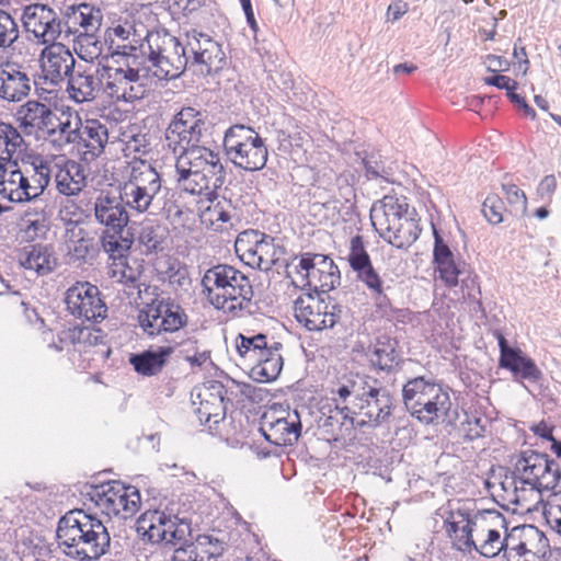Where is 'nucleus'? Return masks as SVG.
Wrapping results in <instances>:
<instances>
[{
  "mask_svg": "<svg viewBox=\"0 0 561 561\" xmlns=\"http://www.w3.org/2000/svg\"><path fill=\"white\" fill-rule=\"evenodd\" d=\"M146 42V55L160 79H176L186 68L209 75L221 69L226 60L221 45L197 30H191L180 37L147 33Z\"/></svg>",
  "mask_w": 561,
  "mask_h": 561,
  "instance_id": "nucleus-1",
  "label": "nucleus"
},
{
  "mask_svg": "<svg viewBox=\"0 0 561 561\" xmlns=\"http://www.w3.org/2000/svg\"><path fill=\"white\" fill-rule=\"evenodd\" d=\"M163 191L162 179L148 162L133 164L129 178L121 186L119 194L101 192L93 204L94 218L108 231H124L129 222L128 210L145 214L156 207Z\"/></svg>",
  "mask_w": 561,
  "mask_h": 561,
  "instance_id": "nucleus-2",
  "label": "nucleus"
},
{
  "mask_svg": "<svg viewBox=\"0 0 561 561\" xmlns=\"http://www.w3.org/2000/svg\"><path fill=\"white\" fill-rule=\"evenodd\" d=\"M331 393L334 396L336 415H330L324 426H333L337 415L343 419L341 426L353 428V415L359 414L366 420L363 424L377 427L386 423L394 409V397L386 388L379 385L377 379L365 375L348 374L342 376Z\"/></svg>",
  "mask_w": 561,
  "mask_h": 561,
  "instance_id": "nucleus-3",
  "label": "nucleus"
},
{
  "mask_svg": "<svg viewBox=\"0 0 561 561\" xmlns=\"http://www.w3.org/2000/svg\"><path fill=\"white\" fill-rule=\"evenodd\" d=\"M56 537L61 551L77 561H96L108 552L111 545L103 522L79 508L60 517Z\"/></svg>",
  "mask_w": 561,
  "mask_h": 561,
  "instance_id": "nucleus-4",
  "label": "nucleus"
},
{
  "mask_svg": "<svg viewBox=\"0 0 561 561\" xmlns=\"http://www.w3.org/2000/svg\"><path fill=\"white\" fill-rule=\"evenodd\" d=\"M208 301L218 310L231 317H240L253 311V288L248 276L226 264L206 271L202 278Z\"/></svg>",
  "mask_w": 561,
  "mask_h": 561,
  "instance_id": "nucleus-5",
  "label": "nucleus"
},
{
  "mask_svg": "<svg viewBox=\"0 0 561 561\" xmlns=\"http://www.w3.org/2000/svg\"><path fill=\"white\" fill-rule=\"evenodd\" d=\"M370 220L380 238L398 249L410 248L422 231L415 209L394 196L374 203Z\"/></svg>",
  "mask_w": 561,
  "mask_h": 561,
  "instance_id": "nucleus-6",
  "label": "nucleus"
},
{
  "mask_svg": "<svg viewBox=\"0 0 561 561\" xmlns=\"http://www.w3.org/2000/svg\"><path fill=\"white\" fill-rule=\"evenodd\" d=\"M514 492L518 490L542 491L554 490L561 480L559 463L548 455L535 450H525L514 466Z\"/></svg>",
  "mask_w": 561,
  "mask_h": 561,
  "instance_id": "nucleus-7",
  "label": "nucleus"
},
{
  "mask_svg": "<svg viewBox=\"0 0 561 561\" xmlns=\"http://www.w3.org/2000/svg\"><path fill=\"white\" fill-rule=\"evenodd\" d=\"M224 148L228 159L245 171L262 170L268 157L264 139L253 128L237 124L224 136Z\"/></svg>",
  "mask_w": 561,
  "mask_h": 561,
  "instance_id": "nucleus-8",
  "label": "nucleus"
},
{
  "mask_svg": "<svg viewBox=\"0 0 561 561\" xmlns=\"http://www.w3.org/2000/svg\"><path fill=\"white\" fill-rule=\"evenodd\" d=\"M236 253L247 265L268 271L277 265L285 254V248L275 239L259 230H244L236 239Z\"/></svg>",
  "mask_w": 561,
  "mask_h": 561,
  "instance_id": "nucleus-9",
  "label": "nucleus"
},
{
  "mask_svg": "<svg viewBox=\"0 0 561 561\" xmlns=\"http://www.w3.org/2000/svg\"><path fill=\"white\" fill-rule=\"evenodd\" d=\"M204 129V115L193 107H183L174 115L165 129V146L176 158L184 151L199 147L198 142Z\"/></svg>",
  "mask_w": 561,
  "mask_h": 561,
  "instance_id": "nucleus-10",
  "label": "nucleus"
},
{
  "mask_svg": "<svg viewBox=\"0 0 561 561\" xmlns=\"http://www.w3.org/2000/svg\"><path fill=\"white\" fill-rule=\"evenodd\" d=\"M139 327L149 336L176 332L187 324L184 309L170 298L153 299L138 312Z\"/></svg>",
  "mask_w": 561,
  "mask_h": 561,
  "instance_id": "nucleus-11",
  "label": "nucleus"
},
{
  "mask_svg": "<svg viewBox=\"0 0 561 561\" xmlns=\"http://www.w3.org/2000/svg\"><path fill=\"white\" fill-rule=\"evenodd\" d=\"M474 526V546L462 547V550L472 549L485 558H494L501 551H507L512 536L502 538L501 529L507 531L504 516L494 510H484L482 515L472 522Z\"/></svg>",
  "mask_w": 561,
  "mask_h": 561,
  "instance_id": "nucleus-12",
  "label": "nucleus"
},
{
  "mask_svg": "<svg viewBox=\"0 0 561 561\" xmlns=\"http://www.w3.org/2000/svg\"><path fill=\"white\" fill-rule=\"evenodd\" d=\"M295 318L309 331L333 328L341 319L342 307L330 297L328 299L308 293L294 304Z\"/></svg>",
  "mask_w": 561,
  "mask_h": 561,
  "instance_id": "nucleus-13",
  "label": "nucleus"
},
{
  "mask_svg": "<svg viewBox=\"0 0 561 561\" xmlns=\"http://www.w3.org/2000/svg\"><path fill=\"white\" fill-rule=\"evenodd\" d=\"M92 500L107 516L131 517L139 508L140 493L133 485L121 482L103 484L93 491Z\"/></svg>",
  "mask_w": 561,
  "mask_h": 561,
  "instance_id": "nucleus-14",
  "label": "nucleus"
},
{
  "mask_svg": "<svg viewBox=\"0 0 561 561\" xmlns=\"http://www.w3.org/2000/svg\"><path fill=\"white\" fill-rule=\"evenodd\" d=\"M23 27L42 45H51L65 32L64 18L49 5L32 3L23 9Z\"/></svg>",
  "mask_w": 561,
  "mask_h": 561,
  "instance_id": "nucleus-15",
  "label": "nucleus"
},
{
  "mask_svg": "<svg viewBox=\"0 0 561 561\" xmlns=\"http://www.w3.org/2000/svg\"><path fill=\"white\" fill-rule=\"evenodd\" d=\"M65 304L69 313L82 321L100 322L106 317L107 307L101 299V293L89 282H78L68 288Z\"/></svg>",
  "mask_w": 561,
  "mask_h": 561,
  "instance_id": "nucleus-16",
  "label": "nucleus"
},
{
  "mask_svg": "<svg viewBox=\"0 0 561 561\" xmlns=\"http://www.w3.org/2000/svg\"><path fill=\"white\" fill-rule=\"evenodd\" d=\"M443 512L440 515L445 517V524L448 527V533L457 534L461 531L459 542L462 547L474 546L472 522L482 515L484 511H479L476 507V502L469 499L449 500L447 504L439 508Z\"/></svg>",
  "mask_w": 561,
  "mask_h": 561,
  "instance_id": "nucleus-17",
  "label": "nucleus"
},
{
  "mask_svg": "<svg viewBox=\"0 0 561 561\" xmlns=\"http://www.w3.org/2000/svg\"><path fill=\"white\" fill-rule=\"evenodd\" d=\"M39 61L44 83L53 88H60L77 65L69 48L60 43L45 46Z\"/></svg>",
  "mask_w": 561,
  "mask_h": 561,
  "instance_id": "nucleus-18",
  "label": "nucleus"
},
{
  "mask_svg": "<svg viewBox=\"0 0 561 561\" xmlns=\"http://www.w3.org/2000/svg\"><path fill=\"white\" fill-rule=\"evenodd\" d=\"M260 431L264 438L276 446L293 445L298 440L301 423L297 411L287 413V416H277L276 412L263 414Z\"/></svg>",
  "mask_w": 561,
  "mask_h": 561,
  "instance_id": "nucleus-19",
  "label": "nucleus"
},
{
  "mask_svg": "<svg viewBox=\"0 0 561 561\" xmlns=\"http://www.w3.org/2000/svg\"><path fill=\"white\" fill-rule=\"evenodd\" d=\"M65 82L69 99L79 104L94 101L102 88L99 68L88 64H77Z\"/></svg>",
  "mask_w": 561,
  "mask_h": 561,
  "instance_id": "nucleus-20",
  "label": "nucleus"
},
{
  "mask_svg": "<svg viewBox=\"0 0 561 561\" xmlns=\"http://www.w3.org/2000/svg\"><path fill=\"white\" fill-rule=\"evenodd\" d=\"M175 163L183 164L198 173H205L211 179L214 187H221L225 183L226 171L221 163L219 152H216L205 146L193 148L178 156Z\"/></svg>",
  "mask_w": 561,
  "mask_h": 561,
  "instance_id": "nucleus-21",
  "label": "nucleus"
},
{
  "mask_svg": "<svg viewBox=\"0 0 561 561\" xmlns=\"http://www.w3.org/2000/svg\"><path fill=\"white\" fill-rule=\"evenodd\" d=\"M500 367L510 370L516 381L537 382L542 378V373L536 363L522 350L511 347L506 339L499 335Z\"/></svg>",
  "mask_w": 561,
  "mask_h": 561,
  "instance_id": "nucleus-22",
  "label": "nucleus"
},
{
  "mask_svg": "<svg viewBox=\"0 0 561 561\" xmlns=\"http://www.w3.org/2000/svg\"><path fill=\"white\" fill-rule=\"evenodd\" d=\"M330 256L320 253H304L299 256V263L286 264L287 277L291 278V283L297 287H308L310 290L317 285L323 271L328 267Z\"/></svg>",
  "mask_w": 561,
  "mask_h": 561,
  "instance_id": "nucleus-23",
  "label": "nucleus"
},
{
  "mask_svg": "<svg viewBox=\"0 0 561 561\" xmlns=\"http://www.w3.org/2000/svg\"><path fill=\"white\" fill-rule=\"evenodd\" d=\"M65 33L67 36L79 33L96 32L103 21L102 11L87 2L71 4L62 11Z\"/></svg>",
  "mask_w": 561,
  "mask_h": 561,
  "instance_id": "nucleus-24",
  "label": "nucleus"
},
{
  "mask_svg": "<svg viewBox=\"0 0 561 561\" xmlns=\"http://www.w3.org/2000/svg\"><path fill=\"white\" fill-rule=\"evenodd\" d=\"M31 92V78L22 66L7 61L0 65V99L20 102Z\"/></svg>",
  "mask_w": 561,
  "mask_h": 561,
  "instance_id": "nucleus-25",
  "label": "nucleus"
},
{
  "mask_svg": "<svg viewBox=\"0 0 561 561\" xmlns=\"http://www.w3.org/2000/svg\"><path fill=\"white\" fill-rule=\"evenodd\" d=\"M15 117L25 134L43 136L53 124L55 112L39 101L30 100L18 108Z\"/></svg>",
  "mask_w": 561,
  "mask_h": 561,
  "instance_id": "nucleus-26",
  "label": "nucleus"
},
{
  "mask_svg": "<svg viewBox=\"0 0 561 561\" xmlns=\"http://www.w3.org/2000/svg\"><path fill=\"white\" fill-rule=\"evenodd\" d=\"M205 198L209 202V205L199 214L202 225L214 231H224L231 227L232 218L237 216L231 199L226 195L220 197L218 191L214 196H206Z\"/></svg>",
  "mask_w": 561,
  "mask_h": 561,
  "instance_id": "nucleus-27",
  "label": "nucleus"
},
{
  "mask_svg": "<svg viewBox=\"0 0 561 561\" xmlns=\"http://www.w3.org/2000/svg\"><path fill=\"white\" fill-rule=\"evenodd\" d=\"M225 387L220 382H211L209 388L198 394L201 399L199 407L196 410L197 417L202 424L213 425L218 424L226 416L225 405Z\"/></svg>",
  "mask_w": 561,
  "mask_h": 561,
  "instance_id": "nucleus-28",
  "label": "nucleus"
},
{
  "mask_svg": "<svg viewBox=\"0 0 561 561\" xmlns=\"http://www.w3.org/2000/svg\"><path fill=\"white\" fill-rule=\"evenodd\" d=\"M79 133L77 146L85 161H92L103 153L108 141V131L104 124L98 119L81 121Z\"/></svg>",
  "mask_w": 561,
  "mask_h": 561,
  "instance_id": "nucleus-29",
  "label": "nucleus"
},
{
  "mask_svg": "<svg viewBox=\"0 0 561 561\" xmlns=\"http://www.w3.org/2000/svg\"><path fill=\"white\" fill-rule=\"evenodd\" d=\"M107 38L110 39V48L113 49V55L137 57V51H140L142 55L147 54V42H141L133 25L118 24L108 28Z\"/></svg>",
  "mask_w": 561,
  "mask_h": 561,
  "instance_id": "nucleus-30",
  "label": "nucleus"
},
{
  "mask_svg": "<svg viewBox=\"0 0 561 561\" xmlns=\"http://www.w3.org/2000/svg\"><path fill=\"white\" fill-rule=\"evenodd\" d=\"M444 390L439 385L426 380L424 377H416L410 379L402 389V399L407 410L415 413V410L421 407V403L434 400L436 397L442 396Z\"/></svg>",
  "mask_w": 561,
  "mask_h": 561,
  "instance_id": "nucleus-31",
  "label": "nucleus"
},
{
  "mask_svg": "<svg viewBox=\"0 0 561 561\" xmlns=\"http://www.w3.org/2000/svg\"><path fill=\"white\" fill-rule=\"evenodd\" d=\"M65 243L72 261H85L95 251L94 239L77 221L66 225Z\"/></svg>",
  "mask_w": 561,
  "mask_h": 561,
  "instance_id": "nucleus-32",
  "label": "nucleus"
},
{
  "mask_svg": "<svg viewBox=\"0 0 561 561\" xmlns=\"http://www.w3.org/2000/svg\"><path fill=\"white\" fill-rule=\"evenodd\" d=\"M19 263L25 270L34 271L36 275L42 276L51 273L57 264L51 248L41 243L23 248Z\"/></svg>",
  "mask_w": 561,
  "mask_h": 561,
  "instance_id": "nucleus-33",
  "label": "nucleus"
},
{
  "mask_svg": "<svg viewBox=\"0 0 561 561\" xmlns=\"http://www.w3.org/2000/svg\"><path fill=\"white\" fill-rule=\"evenodd\" d=\"M175 181L178 187L190 195L214 196L220 187H214L211 179L183 164L175 163Z\"/></svg>",
  "mask_w": 561,
  "mask_h": 561,
  "instance_id": "nucleus-34",
  "label": "nucleus"
},
{
  "mask_svg": "<svg viewBox=\"0 0 561 561\" xmlns=\"http://www.w3.org/2000/svg\"><path fill=\"white\" fill-rule=\"evenodd\" d=\"M172 352L173 347L171 346L147 350L138 354H131L129 363L139 375L147 377L154 376L161 373Z\"/></svg>",
  "mask_w": 561,
  "mask_h": 561,
  "instance_id": "nucleus-35",
  "label": "nucleus"
},
{
  "mask_svg": "<svg viewBox=\"0 0 561 561\" xmlns=\"http://www.w3.org/2000/svg\"><path fill=\"white\" fill-rule=\"evenodd\" d=\"M168 513L153 510L145 512L136 523L137 534L152 545L162 543L165 537V523Z\"/></svg>",
  "mask_w": 561,
  "mask_h": 561,
  "instance_id": "nucleus-36",
  "label": "nucleus"
},
{
  "mask_svg": "<svg viewBox=\"0 0 561 561\" xmlns=\"http://www.w3.org/2000/svg\"><path fill=\"white\" fill-rule=\"evenodd\" d=\"M19 169L24 176L32 183L33 188L38 190L45 195V191L51 179V169L49 163L39 154H30L21 158Z\"/></svg>",
  "mask_w": 561,
  "mask_h": 561,
  "instance_id": "nucleus-37",
  "label": "nucleus"
},
{
  "mask_svg": "<svg viewBox=\"0 0 561 561\" xmlns=\"http://www.w3.org/2000/svg\"><path fill=\"white\" fill-rule=\"evenodd\" d=\"M81 119L79 116L71 121L70 117H66L65 121L60 119L55 113V119L49 128L45 131V136L55 147L62 149L67 145L78 144L79 130Z\"/></svg>",
  "mask_w": 561,
  "mask_h": 561,
  "instance_id": "nucleus-38",
  "label": "nucleus"
},
{
  "mask_svg": "<svg viewBox=\"0 0 561 561\" xmlns=\"http://www.w3.org/2000/svg\"><path fill=\"white\" fill-rule=\"evenodd\" d=\"M27 145L16 127L9 123L0 122V152L13 161L18 167L21 153L25 151Z\"/></svg>",
  "mask_w": 561,
  "mask_h": 561,
  "instance_id": "nucleus-39",
  "label": "nucleus"
},
{
  "mask_svg": "<svg viewBox=\"0 0 561 561\" xmlns=\"http://www.w3.org/2000/svg\"><path fill=\"white\" fill-rule=\"evenodd\" d=\"M103 71L104 73L101 76L106 78L105 91L111 98L121 100L128 84L135 82L134 80L137 78L138 69L130 67L127 69L104 67Z\"/></svg>",
  "mask_w": 561,
  "mask_h": 561,
  "instance_id": "nucleus-40",
  "label": "nucleus"
},
{
  "mask_svg": "<svg viewBox=\"0 0 561 561\" xmlns=\"http://www.w3.org/2000/svg\"><path fill=\"white\" fill-rule=\"evenodd\" d=\"M451 408L449 393L446 391L434 400L421 403V407L411 415L421 423L433 424L440 417H445Z\"/></svg>",
  "mask_w": 561,
  "mask_h": 561,
  "instance_id": "nucleus-41",
  "label": "nucleus"
},
{
  "mask_svg": "<svg viewBox=\"0 0 561 561\" xmlns=\"http://www.w3.org/2000/svg\"><path fill=\"white\" fill-rule=\"evenodd\" d=\"M356 278L366 286L370 297L375 300L376 306L386 307L389 305L386 291L390 286H386L385 280L375 270L373 264L357 272Z\"/></svg>",
  "mask_w": 561,
  "mask_h": 561,
  "instance_id": "nucleus-42",
  "label": "nucleus"
},
{
  "mask_svg": "<svg viewBox=\"0 0 561 561\" xmlns=\"http://www.w3.org/2000/svg\"><path fill=\"white\" fill-rule=\"evenodd\" d=\"M371 366L382 371H391L398 364V354L394 345L388 341L378 340L366 353Z\"/></svg>",
  "mask_w": 561,
  "mask_h": 561,
  "instance_id": "nucleus-43",
  "label": "nucleus"
},
{
  "mask_svg": "<svg viewBox=\"0 0 561 561\" xmlns=\"http://www.w3.org/2000/svg\"><path fill=\"white\" fill-rule=\"evenodd\" d=\"M523 540L513 546H508V550L515 551L518 556L527 553L536 554L547 546V538L537 527L528 525L520 529Z\"/></svg>",
  "mask_w": 561,
  "mask_h": 561,
  "instance_id": "nucleus-44",
  "label": "nucleus"
},
{
  "mask_svg": "<svg viewBox=\"0 0 561 561\" xmlns=\"http://www.w3.org/2000/svg\"><path fill=\"white\" fill-rule=\"evenodd\" d=\"M20 180H22L21 171L18 167L5 169L4 173H0V195L12 203H22L23 190H20Z\"/></svg>",
  "mask_w": 561,
  "mask_h": 561,
  "instance_id": "nucleus-45",
  "label": "nucleus"
},
{
  "mask_svg": "<svg viewBox=\"0 0 561 561\" xmlns=\"http://www.w3.org/2000/svg\"><path fill=\"white\" fill-rule=\"evenodd\" d=\"M94 33H79L75 41V51L85 62H92L102 54L103 45L95 37Z\"/></svg>",
  "mask_w": 561,
  "mask_h": 561,
  "instance_id": "nucleus-46",
  "label": "nucleus"
},
{
  "mask_svg": "<svg viewBox=\"0 0 561 561\" xmlns=\"http://www.w3.org/2000/svg\"><path fill=\"white\" fill-rule=\"evenodd\" d=\"M101 243L103 250L114 260L124 257L131 247V240L123 237V231L105 230Z\"/></svg>",
  "mask_w": 561,
  "mask_h": 561,
  "instance_id": "nucleus-47",
  "label": "nucleus"
},
{
  "mask_svg": "<svg viewBox=\"0 0 561 561\" xmlns=\"http://www.w3.org/2000/svg\"><path fill=\"white\" fill-rule=\"evenodd\" d=\"M283 368V357L279 352L274 353L270 358L264 359L256 366L251 367V376L259 382L275 380Z\"/></svg>",
  "mask_w": 561,
  "mask_h": 561,
  "instance_id": "nucleus-48",
  "label": "nucleus"
},
{
  "mask_svg": "<svg viewBox=\"0 0 561 561\" xmlns=\"http://www.w3.org/2000/svg\"><path fill=\"white\" fill-rule=\"evenodd\" d=\"M167 229L161 225H147L141 228L138 240L147 252L162 251L167 240Z\"/></svg>",
  "mask_w": 561,
  "mask_h": 561,
  "instance_id": "nucleus-49",
  "label": "nucleus"
},
{
  "mask_svg": "<svg viewBox=\"0 0 561 561\" xmlns=\"http://www.w3.org/2000/svg\"><path fill=\"white\" fill-rule=\"evenodd\" d=\"M194 553V558L198 561H211L220 556L222 545L218 539H214L208 535H201L194 542L187 543Z\"/></svg>",
  "mask_w": 561,
  "mask_h": 561,
  "instance_id": "nucleus-50",
  "label": "nucleus"
},
{
  "mask_svg": "<svg viewBox=\"0 0 561 561\" xmlns=\"http://www.w3.org/2000/svg\"><path fill=\"white\" fill-rule=\"evenodd\" d=\"M347 261L355 273L373 264L366 250L364 238L360 234L351 238Z\"/></svg>",
  "mask_w": 561,
  "mask_h": 561,
  "instance_id": "nucleus-51",
  "label": "nucleus"
},
{
  "mask_svg": "<svg viewBox=\"0 0 561 561\" xmlns=\"http://www.w3.org/2000/svg\"><path fill=\"white\" fill-rule=\"evenodd\" d=\"M191 535V524L185 518H179L175 515L168 513L165 523V537L162 541L165 545H178L185 541L186 537Z\"/></svg>",
  "mask_w": 561,
  "mask_h": 561,
  "instance_id": "nucleus-52",
  "label": "nucleus"
},
{
  "mask_svg": "<svg viewBox=\"0 0 561 561\" xmlns=\"http://www.w3.org/2000/svg\"><path fill=\"white\" fill-rule=\"evenodd\" d=\"M266 335L256 334L254 336H245L239 334L236 341V347L239 356L247 364L250 358H255L256 354H261V346H265Z\"/></svg>",
  "mask_w": 561,
  "mask_h": 561,
  "instance_id": "nucleus-53",
  "label": "nucleus"
},
{
  "mask_svg": "<svg viewBox=\"0 0 561 561\" xmlns=\"http://www.w3.org/2000/svg\"><path fill=\"white\" fill-rule=\"evenodd\" d=\"M162 274L163 279H167L173 288L186 289L191 285L186 265L178 260H169L168 267Z\"/></svg>",
  "mask_w": 561,
  "mask_h": 561,
  "instance_id": "nucleus-54",
  "label": "nucleus"
},
{
  "mask_svg": "<svg viewBox=\"0 0 561 561\" xmlns=\"http://www.w3.org/2000/svg\"><path fill=\"white\" fill-rule=\"evenodd\" d=\"M466 264L461 261H456V257L444 261L436 265V271L439 274V279L448 287L458 285L459 277L465 273Z\"/></svg>",
  "mask_w": 561,
  "mask_h": 561,
  "instance_id": "nucleus-55",
  "label": "nucleus"
},
{
  "mask_svg": "<svg viewBox=\"0 0 561 561\" xmlns=\"http://www.w3.org/2000/svg\"><path fill=\"white\" fill-rule=\"evenodd\" d=\"M19 26L14 19L0 9V48L11 47L19 38Z\"/></svg>",
  "mask_w": 561,
  "mask_h": 561,
  "instance_id": "nucleus-56",
  "label": "nucleus"
},
{
  "mask_svg": "<svg viewBox=\"0 0 561 561\" xmlns=\"http://www.w3.org/2000/svg\"><path fill=\"white\" fill-rule=\"evenodd\" d=\"M26 202L28 205L24 210L22 219L50 220L53 216V208L45 195H38Z\"/></svg>",
  "mask_w": 561,
  "mask_h": 561,
  "instance_id": "nucleus-57",
  "label": "nucleus"
},
{
  "mask_svg": "<svg viewBox=\"0 0 561 561\" xmlns=\"http://www.w3.org/2000/svg\"><path fill=\"white\" fill-rule=\"evenodd\" d=\"M328 267L330 268H325L323 273H320L321 276L317 279V285L312 289L317 295L320 291L327 294L336 288L341 283L340 270L332 259H330Z\"/></svg>",
  "mask_w": 561,
  "mask_h": 561,
  "instance_id": "nucleus-58",
  "label": "nucleus"
},
{
  "mask_svg": "<svg viewBox=\"0 0 561 561\" xmlns=\"http://www.w3.org/2000/svg\"><path fill=\"white\" fill-rule=\"evenodd\" d=\"M504 210L503 201L495 194L489 195L482 204L483 216L492 225L504 221Z\"/></svg>",
  "mask_w": 561,
  "mask_h": 561,
  "instance_id": "nucleus-59",
  "label": "nucleus"
},
{
  "mask_svg": "<svg viewBox=\"0 0 561 561\" xmlns=\"http://www.w3.org/2000/svg\"><path fill=\"white\" fill-rule=\"evenodd\" d=\"M543 516L551 529L561 535V492L553 494L547 501Z\"/></svg>",
  "mask_w": 561,
  "mask_h": 561,
  "instance_id": "nucleus-60",
  "label": "nucleus"
},
{
  "mask_svg": "<svg viewBox=\"0 0 561 561\" xmlns=\"http://www.w3.org/2000/svg\"><path fill=\"white\" fill-rule=\"evenodd\" d=\"M79 181L73 180L65 165L55 175L56 187L65 196H76L81 192V182Z\"/></svg>",
  "mask_w": 561,
  "mask_h": 561,
  "instance_id": "nucleus-61",
  "label": "nucleus"
},
{
  "mask_svg": "<svg viewBox=\"0 0 561 561\" xmlns=\"http://www.w3.org/2000/svg\"><path fill=\"white\" fill-rule=\"evenodd\" d=\"M502 188L511 205V211L516 215H524L527 210V197L524 191L518 188L515 184H503Z\"/></svg>",
  "mask_w": 561,
  "mask_h": 561,
  "instance_id": "nucleus-62",
  "label": "nucleus"
},
{
  "mask_svg": "<svg viewBox=\"0 0 561 561\" xmlns=\"http://www.w3.org/2000/svg\"><path fill=\"white\" fill-rule=\"evenodd\" d=\"M24 224L23 232L28 241L45 239L49 231L50 220L45 219H22Z\"/></svg>",
  "mask_w": 561,
  "mask_h": 561,
  "instance_id": "nucleus-63",
  "label": "nucleus"
},
{
  "mask_svg": "<svg viewBox=\"0 0 561 561\" xmlns=\"http://www.w3.org/2000/svg\"><path fill=\"white\" fill-rule=\"evenodd\" d=\"M433 236H434V249H433V262L435 265L449 261L455 257L454 252L450 250L449 245L444 241L443 237L439 234L435 226H433Z\"/></svg>",
  "mask_w": 561,
  "mask_h": 561,
  "instance_id": "nucleus-64",
  "label": "nucleus"
}]
</instances>
